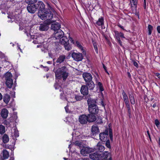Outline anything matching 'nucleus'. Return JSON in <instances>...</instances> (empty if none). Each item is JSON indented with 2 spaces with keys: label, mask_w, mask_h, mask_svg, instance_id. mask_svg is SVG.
Wrapping results in <instances>:
<instances>
[{
  "label": "nucleus",
  "mask_w": 160,
  "mask_h": 160,
  "mask_svg": "<svg viewBox=\"0 0 160 160\" xmlns=\"http://www.w3.org/2000/svg\"><path fill=\"white\" fill-rule=\"evenodd\" d=\"M56 78L61 79L62 78L64 81L69 76V71L65 66H62L59 68L55 72Z\"/></svg>",
  "instance_id": "nucleus-1"
},
{
  "label": "nucleus",
  "mask_w": 160,
  "mask_h": 160,
  "mask_svg": "<svg viewBox=\"0 0 160 160\" xmlns=\"http://www.w3.org/2000/svg\"><path fill=\"white\" fill-rule=\"evenodd\" d=\"M82 76L89 89L93 90L95 87V84L92 81V78L91 74L90 73L85 72L82 73Z\"/></svg>",
  "instance_id": "nucleus-2"
},
{
  "label": "nucleus",
  "mask_w": 160,
  "mask_h": 160,
  "mask_svg": "<svg viewBox=\"0 0 160 160\" xmlns=\"http://www.w3.org/2000/svg\"><path fill=\"white\" fill-rule=\"evenodd\" d=\"M88 105V110L90 113L92 114H96L98 112V109L95 104L96 101L91 98L88 99L87 101Z\"/></svg>",
  "instance_id": "nucleus-3"
},
{
  "label": "nucleus",
  "mask_w": 160,
  "mask_h": 160,
  "mask_svg": "<svg viewBox=\"0 0 160 160\" xmlns=\"http://www.w3.org/2000/svg\"><path fill=\"white\" fill-rule=\"evenodd\" d=\"M38 15L42 20L50 21L53 17V14L51 11H38Z\"/></svg>",
  "instance_id": "nucleus-4"
},
{
  "label": "nucleus",
  "mask_w": 160,
  "mask_h": 160,
  "mask_svg": "<svg viewBox=\"0 0 160 160\" xmlns=\"http://www.w3.org/2000/svg\"><path fill=\"white\" fill-rule=\"evenodd\" d=\"M104 154H106V155L105 156V157L103 158H107V155L109 154V152H105L103 153V154H102L100 152H95L89 154L90 158L93 160H98L101 159V158L103 157H104Z\"/></svg>",
  "instance_id": "nucleus-5"
},
{
  "label": "nucleus",
  "mask_w": 160,
  "mask_h": 160,
  "mask_svg": "<svg viewBox=\"0 0 160 160\" xmlns=\"http://www.w3.org/2000/svg\"><path fill=\"white\" fill-rule=\"evenodd\" d=\"M37 2V0H25V2L28 4L27 7V10H34V8H36L34 4Z\"/></svg>",
  "instance_id": "nucleus-6"
},
{
  "label": "nucleus",
  "mask_w": 160,
  "mask_h": 160,
  "mask_svg": "<svg viewBox=\"0 0 160 160\" xmlns=\"http://www.w3.org/2000/svg\"><path fill=\"white\" fill-rule=\"evenodd\" d=\"M49 23L54 22L52 24L51 28V29L54 31V32H56L57 31L60 30L61 28V25L58 22H54V21H50L48 22Z\"/></svg>",
  "instance_id": "nucleus-7"
},
{
  "label": "nucleus",
  "mask_w": 160,
  "mask_h": 160,
  "mask_svg": "<svg viewBox=\"0 0 160 160\" xmlns=\"http://www.w3.org/2000/svg\"><path fill=\"white\" fill-rule=\"evenodd\" d=\"M63 32L61 29L55 32H54L53 39H59L63 36Z\"/></svg>",
  "instance_id": "nucleus-8"
},
{
  "label": "nucleus",
  "mask_w": 160,
  "mask_h": 160,
  "mask_svg": "<svg viewBox=\"0 0 160 160\" xmlns=\"http://www.w3.org/2000/svg\"><path fill=\"white\" fill-rule=\"evenodd\" d=\"M72 57L74 60L77 61H81L83 57L81 53L74 52L72 54Z\"/></svg>",
  "instance_id": "nucleus-9"
},
{
  "label": "nucleus",
  "mask_w": 160,
  "mask_h": 160,
  "mask_svg": "<svg viewBox=\"0 0 160 160\" xmlns=\"http://www.w3.org/2000/svg\"><path fill=\"white\" fill-rule=\"evenodd\" d=\"M88 89L89 88L86 84L82 85L80 89L81 94L83 95H87L88 93Z\"/></svg>",
  "instance_id": "nucleus-10"
},
{
  "label": "nucleus",
  "mask_w": 160,
  "mask_h": 160,
  "mask_svg": "<svg viewBox=\"0 0 160 160\" xmlns=\"http://www.w3.org/2000/svg\"><path fill=\"white\" fill-rule=\"evenodd\" d=\"M92 151V149L88 147H83L81 150V153L84 156H86L87 154L91 152Z\"/></svg>",
  "instance_id": "nucleus-11"
},
{
  "label": "nucleus",
  "mask_w": 160,
  "mask_h": 160,
  "mask_svg": "<svg viewBox=\"0 0 160 160\" xmlns=\"http://www.w3.org/2000/svg\"><path fill=\"white\" fill-rule=\"evenodd\" d=\"M87 116L83 114L80 115L79 118V121L82 124H85L88 121Z\"/></svg>",
  "instance_id": "nucleus-12"
},
{
  "label": "nucleus",
  "mask_w": 160,
  "mask_h": 160,
  "mask_svg": "<svg viewBox=\"0 0 160 160\" xmlns=\"http://www.w3.org/2000/svg\"><path fill=\"white\" fill-rule=\"evenodd\" d=\"M49 28L48 24L45 21L40 25L39 28L41 31H46Z\"/></svg>",
  "instance_id": "nucleus-13"
},
{
  "label": "nucleus",
  "mask_w": 160,
  "mask_h": 160,
  "mask_svg": "<svg viewBox=\"0 0 160 160\" xmlns=\"http://www.w3.org/2000/svg\"><path fill=\"white\" fill-rule=\"evenodd\" d=\"M36 8H34V10H43L44 9L45 5L44 3L41 1H39L38 4L35 5Z\"/></svg>",
  "instance_id": "nucleus-14"
},
{
  "label": "nucleus",
  "mask_w": 160,
  "mask_h": 160,
  "mask_svg": "<svg viewBox=\"0 0 160 160\" xmlns=\"http://www.w3.org/2000/svg\"><path fill=\"white\" fill-rule=\"evenodd\" d=\"M0 114L2 118L6 119L8 116V112L6 109L3 108L1 110Z\"/></svg>",
  "instance_id": "nucleus-15"
},
{
  "label": "nucleus",
  "mask_w": 160,
  "mask_h": 160,
  "mask_svg": "<svg viewBox=\"0 0 160 160\" xmlns=\"http://www.w3.org/2000/svg\"><path fill=\"white\" fill-rule=\"evenodd\" d=\"M108 136V132L101 133L99 134L100 139V140L105 142L107 140V137Z\"/></svg>",
  "instance_id": "nucleus-16"
},
{
  "label": "nucleus",
  "mask_w": 160,
  "mask_h": 160,
  "mask_svg": "<svg viewBox=\"0 0 160 160\" xmlns=\"http://www.w3.org/2000/svg\"><path fill=\"white\" fill-rule=\"evenodd\" d=\"M91 132L93 135L98 134L99 132V130L98 126L96 125H94L92 127Z\"/></svg>",
  "instance_id": "nucleus-17"
},
{
  "label": "nucleus",
  "mask_w": 160,
  "mask_h": 160,
  "mask_svg": "<svg viewBox=\"0 0 160 160\" xmlns=\"http://www.w3.org/2000/svg\"><path fill=\"white\" fill-rule=\"evenodd\" d=\"M132 10H137L138 0H130Z\"/></svg>",
  "instance_id": "nucleus-18"
},
{
  "label": "nucleus",
  "mask_w": 160,
  "mask_h": 160,
  "mask_svg": "<svg viewBox=\"0 0 160 160\" xmlns=\"http://www.w3.org/2000/svg\"><path fill=\"white\" fill-rule=\"evenodd\" d=\"M13 123V121L11 118H9L8 119L5 120L4 121V123L7 127H11L12 124Z\"/></svg>",
  "instance_id": "nucleus-19"
},
{
  "label": "nucleus",
  "mask_w": 160,
  "mask_h": 160,
  "mask_svg": "<svg viewBox=\"0 0 160 160\" xmlns=\"http://www.w3.org/2000/svg\"><path fill=\"white\" fill-rule=\"evenodd\" d=\"M104 19L103 17H101L96 23V26L102 27L104 25Z\"/></svg>",
  "instance_id": "nucleus-20"
},
{
  "label": "nucleus",
  "mask_w": 160,
  "mask_h": 160,
  "mask_svg": "<svg viewBox=\"0 0 160 160\" xmlns=\"http://www.w3.org/2000/svg\"><path fill=\"white\" fill-rule=\"evenodd\" d=\"M66 58V56L65 55H60L57 59L56 62L59 64L61 63L64 61Z\"/></svg>",
  "instance_id": "nucleus-21"
},
{
  "label": "nucleus",
  "mask_w": 160,
  "mask_h": 160,
  "mask_svg": "<svg viewBox=\"0 0 160 160\" xmlns=\"http://www.w3.org/2000/svg\"><path fill=\"white\" fill-rule=\"evenodd\" d=\"M92 114H89L88 115L87 118L88 121L89 122H92L95 121L96 120V116Z\"/></svg>",
  "instance_id": "nucleus-22"
},
{
  "label": "nucleus",
  "mask_w": 160,
  "mask_h": 160,
  "mask_svg": "<svg viewBox=\"0 0 160 160\" xmlns=\"http://www.w3.org/2000/svg\"><path fill=\"white\" fill-rule=\"evenodd\" d=\"M60 43L63 45H64L66 43L69 42V40L66 36L62 37L60 39Z\"/></svg>",
  "instance_id": "nucleus-23"
},
{
  "label": "nucleus",
  "mask_w": 160,
  "mask_h": 160,
  "mask_svg": "<svg viewBox=\"0 0 160 160\" xmlns=\"http://www.w3.org/2000/svg\"><path fill=\"white\" fill-rule=\"evenodd\" d=\"M10 99V95L6 94H5L3 98V102L6 104H8L9 102Z\"/></svg>",
  "instance_id": "nucleus-24"
},
{
  "label": "nucleus",
  "mask_w": 160,
  "mask_h": 160,
  "mask_svg": "<svg viewBox=\"0 0 160 160\" xmlns=\"http://www.w3.org/2000/svg\"><path fill=\"white\" fill-rule=\"evenodd\" d=\"M6 83L8 88H11L13 84V80L12 79L7 80H6Z\"/></svg>",
  "instance_id": "nucleus-25"
},
{
  "label": "nucleus",
  "mask_w": 160,
  "mask_h": 160,
  "mask_svg": "<svg viewBox=\"0 0 160 160\" xmlns=\"http://www.w3.org/2000/svg\"><path fill=\"white\" fill-rule=\"evenodd\" d=\"M2 157L4 158L7 159L9 156V154L8 152L6 149H4L2 152Z\"/></svg>",
  "instance_id": "nucleus-26"
},
{
  "label": "nucleus",
  "mask_w": 160,
  "mask_h": 160,
  "mask_svg": "<svg viewBox=\"0 0 160 160\" xmlns=\"http://www.w3.org/2000/svg\"><path fill=\"white\" fill-rule=\"evenodd\" d=\"M2 139L4 143H7L9 140L8 136L6 134H4L2 138Z\"/></svg>",
  "instance_id": "nucleus-27"
},
{
  "label": "nucleus",
  "mask_w": 160,
  "mask_h": 160,
  "mask_svg": "<svg viewBox=\"0 0 160 160\" xmlns=\"http://www.w3.org/2000/svg\"><path fill=\"white\" fill-rule=\"evenodd\" d=\"M65 50L67 51H70L72 48L71 45L69 43V42L66 43L64 45Z\"/></svg>",
  "instance_id": "nucleus-28"
},
{
  "label": "nucleus",
  "mask_w": 160,
  "mask_h": 160,
  "mask_svg": "<svg viewBox=\"0 0 160 160\" xmlns=\"http://www.w3.org/2000/svg\"><path fill=\"white\" fill-rule=\"evenodd\" d=\"M97 147V149L101 153V152L104 150V147L102 145H100L99 143L98 144ZM101 154H102V153Z\"/></svg>",
  "instance_id": "nucleus-29"
},
{
  "label": "nucleus",
  "mask_w": 160,
  "mask_h": 160,
  "mask_svg": "<svg viewBox=\"0 0 160 160\" xmlns=\"http://www.w3.org/2000/svg\"><path fill=\"white\" fill-rule=\"evenodd\" d=\"M12 75L10 72H8L5 75V77L6 80L8 79H10L12 78Z\"/></svg>",
  "instance_id": "nucleus-30"
},
{
  "label": "nucleus",
  "mask_w": 160,
  "mask_h": 160,
  "mask_svg": "<svg viewBox=\"0 0 160 160\" xmlns=\"http://www.w3.org/2000/svg\"><path fill=\"white\" fill-rule=\"evenodd\" d=\"M122 95L125 103L129 102L128 97L124 91H123L122 92Z\"/></svg>",
  "instance_id": "nucleus-31"
},
{
  "label": "nucleus",
  "mask_w": 160,
  "mask_h": 160,
  "mask_svg": "<svg viewBox=\"0 0 160 160\" xmlns=\"http://www.w3.org/2000/svg\"><path fill=\"white\" fill-rule=\"evenodd\" d=\"M129 99L131 103L132 104H135V101L133 95H132L131 94H130L129 95Z\"/></svg>",
  "instance_id": "nucleus-32"
},
{
  "label": "nucleus",
  "mask_w": 160,
  "mask_h": 160,
  "mask_svg": "<svg viewBox=\"0 0 160 160\" xmlns=\"http://www.w3.org/2000/svg\"><path fill=\"white\" fill-rule=\"evenodd\" d=\"M5 127L2 125H0V134H2L4 133L5 132Z\"/></svg>",
  "instance_id": "nucleus-33"
},
{
  "label": "nucleus",
  "mask_w": 160,
  "mask_h": 160,
  "mask_svg": "<svg viewBox=\"0 0 160 160\" xmlns=\"http://www.w3.org/2000/svg\"><path fill=\"white\" fill-rule=\"evenodd\" d=\"M153 29V27L151 25H149L148 26V34L149 35H151L152 32V31Z\"/></svg>",
  "instance_id": "nucleus-34"
},
{
  "label": "nucleus",
  "mask_w": 160,
  "mask_h": 160,
  "mask_svg": "<svg viewBox=\"0 0 160 160\" xmlns=\"http://www.w3.org/2000/svg\"><path fill=\"white\" fill-rule=\"evenodd\" d=\"M75 98L77 101H79L82 99L83 96L76 95L75 96Z\"/></svg>",
  "instance_id": "nucleus-35"
},
{
  "label": "nucleus",
  "mask_w": 160,
  "mask_h": 160,
  "mask_svg": "<svg viewBox=\"0 0 160 160\" xmlns=\"http://www.w3.org/2000/svg\"><path fill=\"white\" fill-rule=\"evenodd\" d=\"M155 123L156 126L158 128V129H160V122H159V120L156 119L155 120Z\"/></svg>",
  "instance_id": "nucleus-36"
},
{
  "label": "nucleus",
  "mask_w": 160,
  "mask_h": 160,
  "mask_svg": "<svg viewBox=\"0 0 160 160\" xmlns=\"http://www.w3.org/2000/svg\"><path fill=\"white\" fill-rule=\"evenodd\" d=\"M102 118L101 117H98L96 118V122L97 124H101L102 123Z\"/></svg>",
  "instance_id": "nucleus-37"
},
{
  "label": "nucleus",
  "mask_w": 160,
  "mask_h": 160,
  "mask_svg": "<svg viewBox=\"0 0 160 160\" xmlns=\"http://www.w3.org/2000/svg\"><path fill=\"white\" fill-rule=\"evenodd\" d=\"M93 46L94 48V49L95 51V52L97 53H98V48L97 45V44L95 42H93Z\"/></svg>",
  "instance_id": "nucleus-38"
},
{
  "label": "nucleus",
  "mask_w": 160,
  "mask_h": 160,
  "mask_svg": "<svg viewBox=\"0 0 160 160\" xmlns=\"http://www.w3.org/2000/svg\"><path fill=\"white\" fill-rule=\"evenodd\" d=\"M60 98L61 99H63V100H66L67 98L65 97L64 94L63 92H62L60 94Z\"/></svg>",
  "instance_id": "nucleus-39"
},
{
  "label": "nucleus",
  "mask_w": 160,
  "mask_h": 160,
  "mask_svg": "<svg viewBox=\"0 0 160 160\" xmlns=\"http://www.w3.org/2000/svg\"><path fill=\"white\" fill-rule=\"evenodd\" d=\"M106 142V146H107V148H110V142H109V141L108 139L107 140Z\"/></svg>",
  "instance_id": "nucleus-40"
},
{
  "label": "nucleus",
  "mask_w": 160,
  "mask_h": 160,
  "mask_svg": "<svg viewBox=\"0 0 160 160\" xmlns=\"http://www.w3.org/2000/svg\"><path fill=\"white\" fill-rule=\"evenodd\" d=\"M54 87L56 89H59V91L60 92H61L62 91V88L61 87H60V86H59L58 84H55Z\"/></svg>",
  "instance_id": "nucleus-41"
},
{
  "label": "nucleus",
  "mask_w": 160,
  "mask_h": 160,
  "mask_svg": "<svg viewBox=\"0 0 160 160\" xmlns=\"http://www.w3.org/2000/svg\"><path fill=\"white\" fill-rule=\"evenodd\" d=\"M109 135L110 139L111 140H113V136H112V132L111 130H109Z\"/></svg>",
  "instance_id": "nucleus-42"
},
{
  "label": "nucleus",
  "mask_w": 160,
  "mask_h": 160,
  "mask_svg": "<svg viewBox=\"0 0 160 160\" xmlns=\"http://www.w3.org/2000/svg\"><path fill=\"white\" fill-rule=\"evenodd\" d=\"M126 105V107L128 108V109H129V108H130V104H129V102H126L125 103Z\"/></svg>",
  "instance_id": "nucleus-43"
},
{
  "label": "nucleus",
  "mask_w": 160,
  "mask_h": 160,
  "mask_svg": "<svg viewBox=\"0 0 160 160\" xmlns=\"http://www.w3.org/2000/svg\"><path fill=\"white\" fill-rule=\"evenodd\" d=\"M75 144L77 146L80 147L81 145V142H79L78 141H76L75 142Z\"/></svg>",
  "instance_id": "nucleus-44"
},
{
  "label": "nucleus",
  "mask_w": 160,
  "mask_h": 160,
  "mask_svg": "<svg viewBox=\"0 0 160 160\" xmlns=\"http://www.w3.org/2000/svg\"><path fill=\"white\" fill-rule=\"evenodd\" d=\"M69 39L70 41H71L72 43L73 44H74L75 42H74V40L71 37L69 36Z\"/></svg>",
  "instance_id": "nucleus-45"
},
{
  "label": "nucleus",
  "mask_w": 160,
  "mask_h": 160,
  "mask_svg": "<svg viewBox=\"0 0 160 160\" xmlns=\"http://www.w3.org/2000/svg\"><path fill=\"white\" fill-rule=\"evenodd\" d=\"M120 37L124 38H125V37L124 36V34L121 32H120V33L119 36V38Z\"/></svg>",
  "instance_id": "nucleus-46"
},
{
  "label": "nucleus",
  "mask_w": 160,
  "mask_h": 160,
  "mask_svg": "<svg viewBox=\"0 0 160 160\" xmlns=\"http://www.w3.org/2000/svg\"><path fill=\"white\" fill-rule=\"evenodd\" d=\"M76 46H77V47H78V46L79 45H80V42L78 41H76L74 43V44Z\"/></svg>",
  "instance_id": "nucleus-47"
},
{
  "label": "nucleus",
  "mask_w": 160,
  "mask_h": 160,
  "mask_svg": "<svg viewBox=\"0 0 160 160\" xmlns=\"http://www.w3.org/2000/svg\"><path fill=\"white\" fill-rule=\"evenodd\" d=\"M102 66H103V67L104 69V70H105V71H106V72L108 74H109L108 72H107V68H106V67L105 66V65L103 64H102Z\"/></svg>",
  "instance_id": "nucleus-48"
},
{
  "label": "nucleus",
  "mask_w": 160,
  "mask_h": 160,
  "mask_svg": "<svg viewBox=\"0 0 160 160\" xmlns=\"http://www.w3.org/2000/svg\"><path fill=\"white\" fill-rule=\"evenodd\" d=\"M133 65H134V66L137 67H138V63L136 62L135 61H133Z\"/></svg>",
  "instance_id": "nucleus-49"
},
{
  "label": "nucleus",
  "mask_w": 160,
  "mask_h": 160,
  "mask_svg": "<svg viewBox=\"0 0 160 160\" xmlns=\"http://www.w3.org/2000/svg\"><path fill=\"white\" fill-rule=\"evenodd\" d=\"M99 89L101 92H102L104 90V89L102 86V85L99 87Z\"/></svg>",
  "instance_id": "nucleus-50"
},
{
  "label": "nucleus",
  "mask_w": 160,
  "mask_h": 160,
  "mask_svg": "<svg viewBox=\"0 0 160 160\" xmlns=\"http://www.w3.org/2000/svg\"><path fill=\"white\" fill-rule=\"evenodd\" d=\"M155 75L157 76L158 78L160 79V74L158 73H155Z\"/></svg>",
  "instance_id": "nucleus-51"
},
{
  "label": "nucleus",
  "mask_w": 160,
  "mask_h": 160,
  "mask_svg": "<svg viewBox=\"0 0 160 160\" xmlns=\"http://www.w3.org/2000/svg\"><path fill=\"white\" fill-rule=\"evenodd\" d=\"M120 33V32H119L118 31H115V35L117 37H119V36Z\"/></svg>",
  "instance_id": "nucleus-52"
},
{
  "label": "nucleus",
  "mask_w": 160,
  "mask_h": 160,
  "mask_svg": "<svg viewBox=\"0 0 160 160\" xmlns=\"http://www.w3.org/2000/svg\"><path fill=\"white\" fill-rule=\"evenodd\" d=\"M157 29L158 32L160 33V26H158Z\"/></svg>",
  "instance_id": "nucleus-53"
},
{
  "label": "nucleus",
  "mask_w": 160,
  "mask_h": 160,
  "mask_svg": "<svg viewBox=\"0 0 160 160\" xmlns=\"http://www.w3.org/2000/svg\"><path fill=\"white\" fill-rule=\"evenodd\" d=\"M135 15L138 17V18H139V15L138 14V12H137V11H135Z\"/></svg>",
  "instance_id": "nucleus-54"
},
{
  "label": "nucleus",
  "mask_w": 160,
  "mask_h": 160,
  "mask_svg": "<svg viewBox=\"0 0 160 160\" xmlns=\"http://www.w3.org/2000/svg\"><path fill=\"white\" fill-rule=\"evenodd\" d=\"M78 47L82 51H83V48L82 45L80 44V45H79Z\"/></svg>",
  "instance_id": "nucleus-55"
},
{
  "label": "nucleus",
  "mask_w": 160,
  "mask_h": 160,
  "mask_svg": "<svg viewBox=\"0 0 160 160\" xmlns=\"http://www.w3.org/2000/svg\"><path fill=\"white\" fill-rule=\"evenodd\" d=\"M118 26L120 28H122V30H125V29H124V28H123V27L121 26V25H120V24H118Z\"/></svg>",
  "instance_id": "nucleus-56"
},
{
  "label": "nucleus",
  "mask_w": 160,
  "mask_h": 160,
  "mask_svg": "<svg viewBox=\"0 0 160 160\" xmlns=\"http://www.w3.org/2000/svg\"><path fill=\"white\" fill-rule=\"evenodd\" d=\"M33 42L34 44H37V43H38L40 42H38V41H37L36 40H35L33 41Z\"/></svg>",
  "instance_id": "nucleus-57"
},
{
  "label": "nucleus",
  "mask_w": 160,
  "mask_h": 160,
  "mask_svg": "<svg viewBox=\"0 0 160 160\" xmlns=\"http://www.w3.org/2000/svg\"><path fill=\"white\" fill-rule=\"evenodd\" d=\"M6 159L2 157V156L0 155V160H5Z\"/></svg>",
  "instance_id": "nucleus-58"
},
{
  "label": "nucleus",
  "mask_w": 160,
  "mask_h": 160,
  "mask_svg": "<svg viewBox=\"0 0 160 160\" xmlns=\"http://www.w3.org/2000/svg\"><path fill=\"white\" fill-rule=\"evenodd\" d=\"M14 135L16 136V137H18L19 136V134H18V132H15L14 134Z\"/></svg>",
  "instance_id": "nucleus-59"
},
{
  "label": "nucleus",
  "mask_w": 160,
  "mask_h": 160,
  "mask_svg": "<svg viewBox=\"0 0 160 160\" xmlns=\"http://www.w3.org/2000/svg\"><path fill=\"white\" fill-rule=\"evenodd\" d=\"M28 12L31 13H34L36 11H28Z\"/></svg>",
  "instance_id": "nucleus-60"
},
{
  "label": "nucleus",
  "mask_w": 160,
  "mask_h": 160,
  "mask_svg": "<svg viewBox=\"0 0 160 160\" xmlns=\"http://www.w3.org/2000/svg\"><path fill=\"white\" fill-rule=\"evenodd\" d=\"M143 7L144 9H146V2H144Z\"/></svg>",
  "instance_id": "nucleus-61"
},
{
  "label": "nucleus",
  "mask_w": 160,
  "mask_h": 160,
  "mask_svg": "<svg viewBox=\"0 0 160 160\" xmlns=\"http://www.w3.org/2000/svg\"><path fill=\"white\" fill-rule=\"evenodd\" d=\"M102 85V84L101 82H98V87L100 86H101Z\"/></svg>",
  "instance_id": "nucleus-62"
},
{
  "label": "nucleus",
  "mask_w": 160,
  "mask_h": 160,
  "mask_svg": "<svg viewBox=\"0 0 160 160\" xmlns=\"http://www.w3.org/2000/svg\"><path fill=\"white\" fill-rule=\"evenodd\" d=\"M25 33H26V34L27 36L29 37V36L30 35V33H28L27 32H25Z\"/></svg>",
  "instance_id": "nucleus-63"
},
{
  "label": "nucleus",
  "mask_w": 160,
  "mask_h": 160,
  "mask_svg": "<svg viewBox=\"0 0 160 160\" xmlns=\"http://www.w3.org/2000/svg\"><path fill=\"white\" fill-rule=\"evenodd\" d=\"M127 74H128V77L129 78H131V75L130 73L129 72H128Z\"/></svg>",
  "instance_id": "nucleus-64"
}]
</instances>
